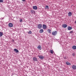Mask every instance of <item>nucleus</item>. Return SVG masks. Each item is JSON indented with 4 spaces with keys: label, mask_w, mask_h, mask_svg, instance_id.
<instances>
[{
    "label": "nucleus",
    "mask_w": 76,
    "mask_h": 76,
    "mask_svg": "<svg viewBox=\"0 0 76 76\" xmlns=\"http://www.w3.org/2000/svg\"><path fill=\"white\" fill-rule=\"evenodd\" d=\"M53 35H56L57 34V31H53L52 33Z\"/></svg>",
    "instance_id": "obj_1"
},
{
    "label": "nucleus",
    "mask_w": 76,
    "mask_h": 76,
    "mask_svg": "<svg viewBox=\"0 0 76 76\" xmlns=\"http://www.w3.org/2000/svg\"><path fill=\"white\" fill-rule=\"evenodd\" d=\"M37 27L39 29H41L42 28V24H39L37 25Z\"/></svg>",
    "instance_id": "obj_2"
},
{
    "label": "nucleus",
    "mask_w": 76,
    "mask_h": 76,
    "mask_svg": "<svg viewBox=\"0 0 76 76\" xmlns=\"http://www.w3.org/2000/svg\"><path fill=\"white\" fill-rule=\"evenodd\" d=\"M42 28L43 29H47V25H46L43 24L42 25Z\"/></svg>",
    "instance_id": "obj_3"
},
{
    "label": "nucleus",
    "mask_w": 76,
    "mask_h": 76,
    "mask_svg": "<svg viewBox=\"0 0 76 76\" xmlns=\"http://www.w3.org/2000/svg\"><path fill=\"white\" fill-rule=\"evenodd\" d=\"M8 26L9 27H10V28H12V27H13V24L11 23H10L9 24Z\"/></svg>",
    "instance_id": "obj_4"
},
{
    "label": "nucleus",
    "mask_w": 76,
    "mask_h": 76,
    "mask_svg": "<svg viewBox=\"0 0 76 76\" xmlns=\"http://www.w3.org/2000/svg\"><path fill=\"white\" fill-rule=\"evenodd\" d=\"M33 60L34 61H37L38 59L36 57H34L33 58Z\"/></svg>",
    "instance_id": "obj_5"
},
{
    "label": "nucleus",
    "mask_w": 76,
    "mask_h": 76,
    "mask_svg": "<svg viewBox=\"0 0 76 76\" xmlns=\"http://www.w3.org/2000/svg\"><path fill=\"white\" fill-rule=\"evenodd\" d=\"M41 46L40 45H39L37 47V49H38L39 50H41Z\"/></svg>",
    "instance_id": "obj_6"
},
{
    "label": "nucleus",
    "mask_w": 76,
    "mask_h": 76,
    "mask_svg": "<svg viewBox=\"0 0 76 76\" xmlns=\"http://www.w3.org/2000/svg\"><path fill=\"white\" fill-rule=\"evenodd\" d=\"M72 68L74 70H76V66L75 65H73L72 66Z\"/></svg>",
    "instance_id": "obj_7"
},
{
    "label": "nucleus",
    "mask_w": 76,
    "mask_h": 76,
    "mask_svg": "<svg viewBox=\"0 0 76 76\" xmlns=\"http://www.w3.org/2000/svg\"><path fill=\"white\" fill-rule=\"evenodd\" d=\"M67 26V25L66 24H64L62 25V27L64 28H66Z\"/></svg>",
    "instance_id": "obj_8"
},
{
    "label": "nucleus",
    "mask_w": 76,
    "mask_h": 76,
    "mask_svg": "<svg viewBox=\"0 0 76 76\" xmlns=\"http://www.w3.org/2000/svg\"><path fill=\"white\" fill-rule=\"evenodd\" d=\"M38 57H39V58H40V59H43V58H44V56L41 55L38 56Z\"/></svg>",
    "instance_id": "obj_9"
},
{
    "label": "nucleus",
    "mask_w": 76,
    "mask_h": 76,
    "mask_svg": "<svg viewBox=\"0 0 76 76\" xmlns=\"http://www.w3.org/2000/svg\"><path fill=\"white\" fill-rule=\"evenodd\" d=\"M33 9H34V10H37V7L36 6H34L33 7Z\"/></svg>",
    "instance_id": "obj_10"
},
{
    "label": "nucleus",
    "mask_w": 76,
    "mask_h": 76,
    "mask_svg": "<svg viewBox=\"0 0 76 76\" xmlns=\"http://www.w3.org/2000/svg\"><path fill=\"white\" fill-rule=\"evenodd\" d=\"M72 48L73 50H76V46H72Z\"/></svg>",
    "instance_id": "obj_11"
},
{
    "label": "nucleus",
    "mask_w": 76,
    "mask_h": 76,
    "mask_svg": "<svg viewBox=\"0 0 76 76\" xmlns=\"http://www.w3.org/2000/svg\"><path fill=\"white\" fill-rule=\"evenodd\" d=\"M72 29V27L70 26H69L68 28V29L69 31H70V30H71V29Z\"/></svg>",
    "instance_id": "obj_12"
},
{
    "label": "nucleus",
    "mask_w": 76,
    "mask_h": 76,
    "mask_svg": "<svg viewBox=\"0 0 76 76\" xmlns=\"http://www.w3.org/2000/svg\"><path fill=\"white\" fill-rule=\"evenodd\" d=\"M68 16H72V12H69L68 13Z\"/></svg>",
    "instance_id": "obj_13"
},
{
    "label": "nucleus",
    "mask_w": 76,
    "mask_h": 76,
    "mask_svg": "<svg viewBox=\"0 0 76 76\" xmlns=\"http://www.w3.org/2000/svg\"><path fill=\"white\" fill-rule=\"evenodd\" d=\"M14 50L15 52H16V53H18L19 52V50H17L16 49H15Z\"/></svg>",
    "instance_id": "obj_14"
},
{
    "label": "nucleus",
    "mask_w": 76,
    "mask_h": 76,
    "mask_svg": "<svg viewBox=\"0 0 76 76\" xmlns=\"http://www.w3.org/2000/svg\"><path fill=\"white\" fill-rule=\"evenodd\" d=\"M39 32L40 33H42L44 32V30H43V29H41L40 30Z\"/></svg>",
    "instance_id": "obj_15"
},
{
    "label": "nucleus",
    "mask_w": 76,
    "mask_h": 76,
    "mask_svg": "<svg viewBox=\"0 0 76 76\" xmlns=\"http://www.w3.org/2000/svg\"><path fill=\"white\" fill-rule=\"evenodd\" d=\"M3 35V32H0V37H2Z\"/></svg>",
    "instance_id": "obj_16"
},
{
    "label": "nucleus",
    "mask_w": 76,
    "mask_h": 76,
    "mask_svg": "<svg viewBox=\"0 0 76 76\" xmlns=\"http://www.w3.org/2000/svg\"><path fill=\"white\" fill-rule=\"evenodd\" d=\"M31 13H32L33 14L34 13H35V12L34 11V10H31Z\"/></svg>",
    "instance_id": "obj_17"
},
{
    "label": "nucleus",
    "mask_w": 76,
    "mask_h": 76,
    "mask_svg": "<svg viewBox=\"0 0 76 76\" xmlns=\"http://www.w3.org/2000/svg\"><path fill=\"white\" fill-rule=\"evenodd\" d=\"M66 64L67 65H71V64L68 62H66Z\"/></svg>",
    "instance_id": "obj_18"
},
{
    "label": "nucleus",
    "mask_w": 76,
    "mask_h": 76,
    "mask_svg": "<svg viewBox=\"0 0 76 76\" xmlns=\"http://www.w3.org/2000/svg\"><path fill=\"white\" fill-rule=\"evenodd\" d=\"M50 52L51 54H53V53H54V51H53V50H50Z\"/></svg>",
    "instance_id": "obj_19"
},
{
    "label": "nucleus",
    "mask_w": 76,
    "mask_h": 76,
    "mask_svg": "<svg viewBox=\"0 0 76 76\" xmlns=\"http://www.w3.org/2000/svg\"><path fill=\"white\" fill-rule=\"evenodd\" d=\"M49 8V7H48V6H46V7L45 8V9H48Z\"/></svg>",
    "instance_id": "obj_20"
},
{
    "label": "nucleus",
    "mask_w": 76,
    "mask_h": 76,
    "mask_svg": "<svg viewBox=\"0 0 76 76\" xmlns=\"http://www.w3.org/2000/svg\"><path fill=\"white\" fill-rule=\"evenodd\" d=\"M28 34H32V32L31 31H29V32H28Z\"/></svg>",
    "instance_id": "obj_21"
},
{
    "label": "nucleus",
    "mask_w": 76,
    "mask_h": 76,
    "mask_svg": "<svg viewBox=\"0 0 76 76\" xmlns=\"http://www.w3.org/2000/svg\"><path fill=\"white\" fill-rule=\"evenodd\" d=\"M3 0H0V3H3Z\"/></svg>",
    "instance_id": "obj_22"
},
{
    "label": "nucleus",
    "mask_w": 76,
    "mask_h": 76,
    "mask_svg": "<svg viewBox=\"0 0 76 76\" xmlns=\"http://www.w3.org/2000/svg\"><path fill=\"white\" fill-rule=\"evenodd\" d=\"M48 30L49 31V33H51V30H50L49 29V30Z\"/></svg>",
    "instance_id": "obj_23"
},
{
    "label": "nucleus",
    "mask_w": 76,
    "mask_h": 76,
    "mask_svg": "<svg viewBox=\"0 0 76 76\" xmlns=\"http://www.w3.org/2000/svg\"><path fill=\"white\" fill-rule=\"evenodd\" d=\"M72 55L73 56H75V53H72Z\"/></svg>",
    "instance_id": "obj_24"
},
{
    "label": "nucleus",
    "mask_w": 76,
    "mask_h": 76,
    "mask_svg": "<svg viewBox=\"0 0 76 76\" xmlns=\"http://www.w3.org/2000/svg\"><path fill=\"white\" fill-rule=\"evenodd\" d=\"M20 22H22V21H23V20H22V19H20Z\"/></svg>",
    "instance_id": "obj_25"
},
{
    "label": "nucleus",
    "mask_w": 76,
    "mask_h": 76,
    "mask_svg": "<svg viewBox=\"0 0 76 76\" xmlns=\"http://www.w3.org/2000/svg\"><path fill=\"white\" fill-rule=\"evenodd\" d=\"M73 33V31H71L69 32V34H72Z\"/></svg>",
    "instance_id": "obj_26"
},
{
    "label": "nucleus",
    "mask_w": 76,
    "mask_h": 76,
    "mask_svg": "<svg viewBox=\"0 0 76 76\" xmlns=\"http://www.w3.org/2000/svg\"><path fill=\"white\" fill-rule=\"evenodd\" d=\"M23 1H25V0H22Z\"/></svg>",
    "instance_id": "obj_27"
},
{
    "label": "nucleus",
    "mask_w": 76,
    "mask_h": 76,
    "mask_svg": "<svg viewBox=\"0 0 76 76\" xmlns=\"http://www.w3.org/2000/svg\"><path fill=\"white\" fill-rule=\"evenodd\" d=\"M64 58L65 59H66V57H64Z\"/></svg>",
    "instance_id": "obj_28"
},
{
    "label": "nucleus",
    "mask_w": 76,
    "mask_h": 76,
    "mask_svg": "<svg viewBox=\"0 0 76 76\" xmlns=\"http://www.w3.org/2000/svg\"><path fill=\"white\" fill-rule=\"evenodd\" d=\"M75 23H76V20L75 21Z\"/></svg>",
    "instance_id": "obj_29"
}]
</instances>
